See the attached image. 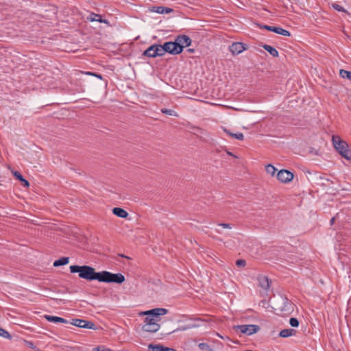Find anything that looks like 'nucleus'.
<instances>
[{"instance_id":"39","label":"nucleus","mask_w":351,"mask_h":351,"mask_svg":"<svg viewBox=\"0 0 351 351\" xmlns=\"http://www.w3.org/2000/svg\"><path fill=\"white\" fill-rule=\"evenodd\" d=\"M189 53H193L194 52V49H189L187 50Z\"/></svg>"},{"instance_id":"5","label":"nucleus","mask_w":351,"mask_h":351,"mask_svg":"<svg viewBox=\"0 0 351 351\" xmlns=\"http://www.w3.org/2000/svg\"><path fill=\"white\" fill-rule=\"evenodd\" d=\"M234 329L237 332L250 336L258 332L260 330V326L255 324H243L234 326Z\"/></svg>"},{"instance_id":"11","label":"nucleus","mask_w":351,"mask_h":351,"mask_svg":"<svg viewBox=\"0 0 351 351\" xmlns=\"http://www.w3.org/2000/svg\"><path fill=\"white\" fill-rule=\"evenodd\" d=\"M176 43L178 46L182 48V51L184 47H189L191 44V39L186 35H179L176 38Z\"/></svg>"},{"instance_id":"8","label":"nucleus","mask_w":351,"mask_h":351,"mask_svg":"<svg viewBox=\"0 0 351 351\" xmlns=\"http://www.w3.org/2000/svg\"><path fill=\"white\" fill-rule=\"evenodd\" d=\"M277 178L282 183H287L293 180V173L288 170L282 169L277 173Z\"/></svg>"},{"instance_id":"32","label":"nucleus","mask_w":351,"mask_h":351,"mask_svg":"<svg viewBox=\"0 0 351 351\" xmlns=\"http://www.w3.org/2000/svg\"><path fill=\"white\" fill-rule=\"evenodd\" d=\"M332 6L335 10L337 11L347 12L346 10L342 6L337 3H332Z\"/></svg>"},{"instance_id":"16","label":"nucleus","mask_w":351,"mask_h":351,"mask_svg":"<svg viewBox=\"0 0 351 351\" xmlns=\"http://www.w3.org/2000/svg\"><path fill=\"white\" fill-rule=\"evenodd\" d=\"M112 213L117 216V217H119L121 218H126L128 215V213H127V211H125L124 209L121 208H119V207H116V208H114L112 209Z\"/></svg>"},{"instance_id":"12","label":"nucleus","mask_w":351,"mask_h":351,"mask_svg":"<svg viewBox=\"0 0 351 351\" xmlns=\"http://www.w3.org/2000/svg\"><path fill=\"white\" fill-rule=\"evenodd\" d=\"M280 300L282 304V306L278 308L280 311L289 313L293 310V304L287 298L281 297Z\"/></svg>"},{"instance_id":"33","label":"nucleus","mask_w":351,"mask_h":351,"mask_svg":"<svg viewBox=\"0 0 351 351\" xmlns=\"http://www.w3.org/2000/svg\"><path fill=\"white\" fill-rule=\"evenodd\" d=\"M236 265L238 267H245L246 265V262L245 260L243 259H239L236 261Z\"/></svg>"},{"instance_id":"19","label":"nucleus","mask_w":351,"mask_h":351,"mask_svg":"<svg viewBox=\"0 0 351 351\" xmlns=\"http://www.w3.org/2000/svg\"><path fill=\"white\" fill-rule=\"evenodd\" d=\"M295 334V330L291 328H286L282 330L280 333L279 336L281 337H289L291 336H293Z\"/></svg>"},{"instance_id":"1","label":"nucleus","mask_w":351,"mask_h":351,"mask_svg":"<svg viewBox=\"0 0 351 351\" xmlns=\"http://www.w3.org/2000/svg\"><path fill=\"white\" fill-rule=\"evenodd\" d=\"M168 310L164 308H155L149 311H141L139 316H146L142 330L148 332H156L160 328L158 322L161 320V316L167 313Z\"/></svg>"},{"instance_id":"37","label":"nucleus","mask_w":351,"mask_h":351,"mask_svg":"<svg viewBox=\"0 0 351 351\" xmlns=\"http://www.w3.org/2000/svg\"><path fill=\"white\" fill-rule=\"evenodd\" d=\"M338 214H337L335 217H333L331 219H330V224L332 225L333 223L335 222V219L338 218Z\"/></svg>"},{"instance_id":"9","label":"nucleus","mask_w":351,"mask_h":351,"mask_svg":"<svg viewBox=\"0 0 351 351\" xmlns=\"http://www.w3.org/2000/svg\"><path fill=\"white\" fill-rule=\"evenodd\" d=\"M247 49V45L239 42L233 43L231 45L229 46V50L232 53V55H238Z\"/></svg>"},{"instance_id":"14","label":"nucleus","mask_w":351,"mask_h":351,"mask_svg":"<svg viewBox=\"0 0 351 351\" xmlns=\"http://www.w3.org/2000/svg\"><path fill=\"white\" fill-rule=\"evenodd\" d=\"M148 348H149V350H151L152 351H176L173 348L165 347L164 346L160 345V344H157V345L149 344L148 346Z\"/></svg>"},{"instance_id":"35","label":"nucleus","mask_w":351,"mask_h":351,"mask_svg":"<svg viewBox=\"0 0 351 351\" xmlns=\"http://www.w3.org/2000/svg\"><path fill=\"white\" fill-rule=\"evenodd\" d=\"M218 226L220 227H222L223 228H228V229L232 228V226L230 223H219Z\"/></svg>"},{"instance_id":"38","label":"nucleus","mask_w":351,"mask_h":351,"mask_svg":"<svg viewBox=\"0 0 351 351\" xmlns=\"http://www.w3.org/2000/svg\"><path fill=\"white\" fill-rule=\"evenodd\" d=\"M87 74L88 75H95L97 77L99 78V79H101V75H99V74H95V73H87Z\"/></svg>"},{"instance_id":"28","label":"nucleus","mask_w":351,"mask_h":351,"mask_svg":"<svg viewBox=\"0 0 351 351\" xmlns=\"http://www.w3.org/2000/svg\"><path fill=\"white\" fill-rule=\"evenodd\" d=\"M265 170L268 174H270L271 176H274L276 171V169L274 166L272 165H267L265 167Z\"/></svg>"},{"instance_id":"17","label":"nucleus","mask_w":351,"mask_h":351,"mask_svg":"<svg viewBox=\"0 0 351 351\" xmlns=\"http://www.w3.org/2000/svg\"><path fill=\"white\" fill-rule=\"evenodd\" d=\"M12 173L14 176L21 182L23 186L28 187L29 186V182L25 180L19 171H12Z\"/></svg>"},{"instance_id":"31","label":"nucleus","mask_w":351,"mask_h":351,"mask_svg":"<svg viewBox=\"0 0 351 351\" xmlns=\"http://www.w3.org/2000/svg\"><path fill=\"white\" fill-rule=\"evenodd\" d=\"M289 324L292 327H298L299 326V321L295 317H291L289 319Z\"/></svg>"},{"instance_id":"25","label":"nucleus","mask_w":351,"mask_h":351,"mask_svg":"<svg viewBox=\"0 0 351 351\" xmlns=\"http://www.w3.org/2000/svg\"><path fill=\"white\" fill-rule=\"evenodd\" d=\"M155 12L159 14H164V13H170L172 12V9L169 8L162 7V6H158L155 10Z\"/></svg>"},{"instance_id":"23","label":"nucleus","mask_w":351,"mask_h":351,"mask_svg":"<svg viewBox=\"0 0 351 351\" xmlns=\"http://www.w3.org/2000/svg\"><path fill=\"white\" fill-rule=\"evenodd\" d=\"M224 132H226L230 136L234 138L237 140L242 141L244 138V136L241 132L232 133L226 129H224Z\"/></svg>"},{"instance_id":"18","label":"nucleus","mask_w":351,"mask_h":351,"mask_svg":"<svg viewBox=\"0 0 351 351\" xmlns=\"http://www.w3.org/2000/svg\"><path fill=\"white\" fill-rule=\"evenodd\" d=\"M143 55L149 58H156V55L155 51V45H151L146 50H145L143 53Z\"/></svg>"},{"instance_id":"7","label":"nucleus","mask_w":351,"mask_h":351,"mask_svg":"<svg viewBox=\"0 0 351 351\" xmlns=\"http://www.w3.org/2000/svg\"><path fill=\"white\" fill-rule=\"evenodd\" d=\"M165 52L171 54H179L182 52V48L178 45L176 41L174 42H166L163 44Z\"/></svg>"},{"instance_id":"15","label":"nucleus","mask_w":351,"mask_h":351,"mask_svg":"<svg viewBox=\"0 0 351 351\" xmlns=\"http://www.w3.org/2000/svg\"><path fill=\"white\" fill-rule=\"evenodd\" d=\"M45 318L48 321V322H60V323H64V324H68L69 323V321L62 318V317H57V316H53V315H45Z\"/></svg>"},{"instance_id":"13","label":"nucleus","mask_w":351,"mask_h":351,"mask_svg":"<svg viewBox=\"0 0 351 351\" xmlns=\"http://www.w3.org/2000/svg\"><path fill=\"white\" fill-rule=\"evenodd\" d=\"M87 20L91 22L97 21L99 23H106L109 25V22L106 19H103L101 15L91 12L88 16Z\"/></svg>"},{"instance_id":"30","label":"nucleus","mask_w":351,"mask_h":351,"mask_svg":"<svg viewBox=\"0 0 351 351\" xmlns=\"http://www.w3.org/2000/svg\"><path fill=\"white\" fill-rule=\"evenodd\" d=\"M0 337H3L8 339L12 338V336L10 335V333L2 328H0Z\"/></svg>"},{"instance_id":"27","label":"nucleus","mask_w":351,"mask_h":351,"mask_svg":"<svg viewBox=\"0 0 351 351\" xmlns=\"http://www.w3.org/2000/svg\"><path fill=\"white\" fill-rule=\"evenodd\" d=\"M199 348L202 351H214L209 345L206 343H200L198 344Z\"/></svg>"},{"instance_id":"6","label":"nucleus","mask_w":351,"mask_h":351,"mask_svg":"<svg viewBox=\"0 0 351 351\" xmlns=\"http://www.w3.org/2000/svg\"><path fill=\"white\" fill-rule=\"evenodd\" d=\"M71 324L73 326L82 328H88L93 330H95L97 328L95 324L93 322L85 319H73L72 321L71 322Z\"/></svg>"},{"instance_id":"24","label":"nucleus","mask_w":351,"mask_h":351,"mask_svg":"<svg viewBox=\"0 0 351 351\" xmlns=\"http://www.w3.org/2000/svg\"><path fill=\"white\" fill-rule=\"evenodd\" d=\"M155 51L156 57L162 56L166 53L163 45H155Z\"/></svg>"},{"instance_id":"3","label":"nucleus","mask_w":351,"mask_h":351,"mask_svg":"<svg viewBox=\"0 0 351 351\" xmlns=\"http://www.w3.org/2000/svg\"><path fill=\"white\" fill-rule=\"evenodd\" d=\"M332 142L335 149L342 157L348 160H351V150L345 141L341 139L339 136H332Z\"/></svg>"},{"instance_id":"2","label":"nucleus","mask_w":351,"mask_h":351,"mask_svg":"<svg viewBox=\"0 0 351 351\" xmlns=\"http://www.w3.org/2000/svg\"><path fill=\"white\" fill-rule=\"evenodd\" d=\"M71 273H78L79 277L87 280H97L100 282L101 272H96L95 269L88 265H71L70 266Z\"/></svg>"},{"instance_id":"41","label":"nucleus","mask_w":351,"mask_h":351,"mask_svg":"<svg viewBox=\"0 0 351 351\" xmlns=\"http://www.w3.org/2000/svg\"><path fill=\"white\" fill-rule=\"evenodd\" d=\"M216 232H218V233H221V231L218 229H216Z\"/></svg>"},{"instance_id":"21","label":"nucleus","mask_w":351,"mask_h":351,"mask_svg":"<svg viewBox=\"0 0 351 351\" xmlns=\"http://www.w3.org/2000/svg\"><path fill=\"white\" fill-rule=\"evenodd\" d=\"M263 49L268 51L273 57H278V51L274 48L273 47L268 45H264L263 46Z\"/></svg>"},{"instance_id":"29","label":"nucleus","mask_w":351,"mask_h":351,"mask_svg":"<svg viewBox=\"0 0 351 351\" xmlns=\"http://www.w3.org/2000/svg\"><path fill=\"white\" fill-rule=\"evenodd\" d=\"M161 112L164 114H167L168 115L177 117L178 114L176 111L171 110V109H167V108H162L161 109Z\"/></svg>"},{"instance_id":"34","label":"nucleus","mask_w":351,"mask_h":351,"mask_svg":"<svg viewBox=\"0 0 351 351\" xmlns=\"http://www.w3.org/2000/svg\"><path fill=\"white\" fill-rule=\"evenodd\" d=\"M93 351H111V350L109 348H106L104 347L98 346L94 348L93 349Z\"/></svg>"},{"instance_id":"40","label":"nucleus","mask_w":351,"mask_h":351,"mask_svg":"<svg viewBox=\"0 0 351 351\" xmlns=\"http://www.w3.org/2000/svg\"><path fill=\"white\" fill-rule=\"evenodd\" d=\"M119 256H121V257H125V258H129V257L125 256H124L123 254H120Z\"/></svg>"},{"instance_id":"36","label":"nucleus","mask_w":351,"mask_h":351,"mask_svg":"<svg viewBox=\"0 0 351 351\" xmlns=\"http://www.w3.org/2000/svg\"><path fill=\"white\" fill-rule=\"evenodd\" d=\"M191 328V326H182V327L178 328L177 330H186ZM175 331H176V330Z\"/></svg>"},{"instance_id":"4","label":"nucleus","mask_w":351,"mask_h":351,"mask_svg":"<svg viewBox=\"0 0 351 351\" xmlns=\"http://www.w3.org/2000/svg\"><path fill=\"white\" fill-rule=\"evenodd\" d=\"M125 281V277L121 274H112L107 271L101 272L100 282H115L121 284Z\"/></svg>"},{"instance_id":"26","label":"nucleus","mask_w":351,"mask_h":351,"mask_svg":"<svg viewBox=\"0 0 351 351\" xmlns=\"http://www.w3.org/2000/svg\"><path fill=\"white\" fill-rule=\"evenodd\" d=\"M339 75L342 78H347L351 81V71L341 69L339 71Z\"/></svg>"},{"instance_id":"20","label":"nucleus","mask_w":351,"mask_h":351,"mask_svg":"<svg viewBox=\"0 0 351 351\" xmlns=\"http://www.w3.org/2000/svg\"><path fill=\"white\" fill-rule=\"evenodd\" d=\"M259 285L264 289H267L269 287V279L266 276H261L258 278Z\"/></svg>"},{"instance_id":"22","label":"nucleus","mask_w":351,"mask_h":351,"mask_svg":"<svg viewBox=\"0 0 351 351\" xmlns=\"http://www.w3.org/2000/svg\"><path fill=\"white\" fill-rule=\"evenodd\" d=\"M69 257H62L58 260H56L53 263L54 267H59L62 265H64L69 263Z\"/></svg>"},{"instance_id":"10","label":"nucleus","mask_w":351,"mask_h":351,"mask_svg":"<svg viewBox=\"0 0 351 351\" xmlns=\"http://www.w3.org/2000/svg\"><path fill=\"white\" fill-rule=\"evenodd\" d=\"M259 27L261 29H267L268 31L274 32L276 34L285 36H289L291 35L290 32L282 27H274V26H269L267 25H260Z\"/></svg>"}]
</instances>
